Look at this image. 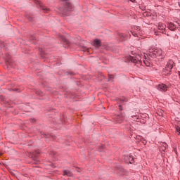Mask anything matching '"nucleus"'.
I'll list each match as a JSON object with an SVG mask.
<instances>
[{"mask_svg":"<svg viewBox=\"0 0 180 180\" xmlns=\"http://www.w3.org/2000/svg\"><path fill=\"white\" fill-rule=\"evenodd\" d=\"M157 88H158V91H161V92H166V91H167V89H168V86L165 84H159L157 86Z\"/></svg>","mask_w":180,"mask_h":180,"instance_id":"4","label":"nucleus"},{"mask_svg":"<svg viewBox=\"0 0 180 180\" xmlns=\"http://www.w3.org/2000/svg\"><path fill=\"white\" fill-rule=\"evenodd\" d=\"M87 51H88V53H89V49H87Z\"/></svg>","mask_w":180,"mask_h":180,"instance_id":"24","label":"nucleus"},{"mask_svg":"<svg viewBox=\"0 0 180 180\" xmlns=\"http://www.w3.org/2000/svg\"><path fill=\"white\" fill-rule=\"evenodd\" d=\"M121 101H122V102H126V101H127V100H122V99H121Z\"/></svg>","mask_w":180,"mask_h":180,"instance_id":"20","label":"nucleus"},{"mask_svg":"<svg viewBox=\"0 0 180 180\" xmlns=\"http://www.w3.org/2000/svg\"><path fill=\"white\" fill-rule=\"evenodd\" d=\"M179 77H180V71L178 72Z\"/></svg>","mask_w":180,"mask_h":180,"instance_id":"22","label":"nucleus"},{"mask_svg":"<svg viewBox=\"0 0 180 180\" xmlns=\"http://www.w3.org/2000/svg\"><path fill=\"white\" fill-rule=\"evenodd\" d=\"M176 131L177 133H179V134H180V128H179V127H176Z\"/></svg>","mask_w":180,"mask_h":180,"instance_id":"12","label":"nucleus"},{"mask_svg":"<svg viewBox=\"0 0 180 180\" xmlns=\"http://www.w3.org/2000/svg\"><path fill=\"white\" fill-rule=\"evenodd\" d=\"M174 65H175L174 60H169L167 62L165 68L163 69V74H165V75H169L171 70L174 68Z\"/></svg>","mask_w":180,"mask_h":180,"instance_id":"3","label":"nucleus"},{"mask_svg":"<svg viewBox=\"0 0 180 180\" xmlns=\"http://www.w3.org/2000/svg\"><path fill=\"white\" fill-rule=\"evenodd\" d=\"M168 28L169 29V30H175V29H176V27L175 26V25H174V23L170 22L169 23Z\"/></svg>","mask_w":180,"mask_h":180,"instance_id":"8","label":"nucleus"},{"mask_svg":"<svg viewBox=\"0 0 180 180\" xmlns=\"http://www.w3.org/2000/svg\"><path fill=\"white\" fill-rule=\"evenodd\" d=\"M131 117H132L133 119H134V117H136V119H137V117H136V116H131Z\"/></svg>","mask_w":180,"mask_h":180,"instance_id":"21","label":"nucleus"},{"mask_svg":"<svg viewBox=\"0 0 180 180\" xmlns=\"http://www.w3.org/2000/svg\"><path fill=\"white\" fill-rule=\"evenodd\" d=\"M131 34H133V36H134L135 37H137V33L135 32H131Z\"/></svg>","mask_w":180,"mask_h":180,"instance_id":"14","label":"nucleus"},{"mask_svg":"<svg viewBox=\"0 0 180 180\" xmlns=\"http://www.w3.org/2000/svg\"><path fill=\"white\" fill-rule=\"evenodd\" d=\"M135 29H136V30H140V27H136Z\"/></svg>","mask_w":180,"mask_h":180,"instance_id":"17","label":"nucleus"},{"mask_svg":"<svg viewBox=\"0 0 180 180\" xmlns=\"http://www.w3.org/2000/svg\"><path fill=\"white\" fill-rule=\"evenodd\" d=\"M165 29H167V25H165V24L162 22L158 23V30H160V33H164Z\"/></svg>","mask_w":180,"mask_h":180,"instance_id":"5","label":"nucleus"},{"mask_svg":"<svg viewBox=\"0 0 180 180\" xmlns=\"http://www.w3.org/2000/svg\"><path fill=\"white\" fill-rule=\"evenodd\" d=\"M155 34L156 36H158V32H155Z\"/></svg>","mask_w":180,"mask_h":180,"instance_id":"19","label":"nucleus"},{"mask_svg":"<svg viewBox=\"0 0 180 180\" xmlns=\"http://www.w3.org/2000/svg\"><path fill=\"white\" fill-rule=\"evenodd\" d=\"M150 53H152L155 57H158L161 60L165 58V52H163L161 49H152L150 50Z\"/></svg>","mask_w":180,"mask_h":180,"instance_id":"2","label":"nucleus"},{"mask_svg":"<svg viewBox=\"0 0 180 180\" xmlns=\"http://www.w3.org/2000/svg\"><path fill=\"white\" fill-rule=\"evenodd\" d=\"M42 9H43L44 11H49V8H46V7H42Z\"/></svg>","mask_w":180,"mask_h":180,"instance_id":"15","label":"nucleus"},{"mask_svg":"<svg viewBox=\"0 0 180 180\" xmlns=\"http://www.w3.org/2000/svg\"><path fill=\"white\" fill-rule=\"evenodd\" d=\"M119 109H120V110H123V108H122V105H119Z\"/></svg>","mask_w":180,"mask_h":180,"instance_id":"16","label":"nucleus"},{"mask_svg":"<svg viewBox=\"0 0 180 180\" xmlns=\"http://www.w3.org/2000/svg\"><path fill=\"white\" fill-rule=\"evenodd\" d=\"M143 58V63L146 67H150L151 65V63L147 60V54L143 53V55H136V56H127V60L129 61H131V63H141V59Z\"/></svg>","mask_w":180,"mask_h":180,"instance_id":"1","label":"nucleus"},{"mask_svg":"<svg viewBox=\"0 0 180 180\" xmlns=\"http://www.w3.org/2000/svg\"><path fill=\"white\" fill-rule=\"evenodd\" d=\"M63 175L66 176H72V172L70 170H63Z\"/></svg>","mask_w":180,"mask_h":180,"instance_id":"7","label":"nucleus"},{"mask_svg":"<svg viewBox=\"0 0 180 180\" xmlns=\"http://www.w3.org/2000/svg\"><path fill=\"white\" fill-rule=\"evenodd\" d=\"M118 35L120 37L121 40H127V37H126V35H124V34L119 33Z\"/></svg>","mask_w":180,"mask_h":180,"instance_id":"9","label":"nucleus"},{"mask_svg":"<svg viewBox=\"0 0 180 180\" xmlns=\"http://www.w3.org/2000/svg\"><path fill=\"white\" fill-rule=\"evenodd\" d=\"M92 45L94 46V47L96 49H98V47H101V40L95 39L92 43Z\"/></svg>","mask_w":180,"mask_h":180,"instance_id":"6","label":"nucleus"},{"mask_svg":"<svg viewBox=\"0 0 180 180\" xmlns=\"http://www.w3.org/2000/svg\"><path fill=\"white\" fill-rule=\"evenodd\" d=\"M113 78V75H109L108 76V79L110 80Z\"/></svg>","mask_w":180,"mask_h":180,"instance_id":"13","label":"nucleus"},{"mask_svg":"<svg viewBox=\"0 0 180 180\" xmlns=\"http://www.w3.org/2000/svg\"><path fill=\"white\" fill-rule=\"evenodd\" d=\"M72 6L70 3H66V8H68V11L72 9Z\"/></svg>","mask_w":180,"mask_h":180,"instance_id":"11","label":"nucleus"},{"mask_svg":"<svg viewBox=\"0 0 180 180\" xmlns=\"http://www.w3.org/2000/svg\"><path fill=\"white\" fill-rule=\"evenodd\" d=\"M63 40H64L67 44H68V41L65 39L63 38Z\"/></svg>","mask_w":180,"mask_h":180,"instance_id":"18","label":"nucleus"},{"mask_svg":"<svg viewBox=\"0 0 180 180\" xmlns=\"http://www.w3.org/2000/svg\"><path fill=\"white\" fill-rule=\"evenodd\" d=\"M167 147H168V145H167V143H163L160 146V150H162V151H165L167 150Z\"/></svg>","mask_w":180,"mask_h":180,"instance_id":"10","label":"nucleus"},{"mask_svg":"<svg viewBox=\"0 0 180 180\" xmlns=\"http://www.w3.org/2000/svg\"><path fill=\"white\" fill-rule=\"evenodd\" d=\"M131 1V2H134V1H136V0H130Z\"/></svg>","mask_w":180,"mask_h":180,"instance_id":"23","label":"nucleus"}]
</instances>
